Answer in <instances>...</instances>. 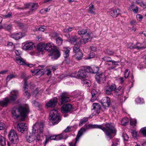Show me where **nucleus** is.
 Segmentation results:
<instances>
[{"instance_id": "nucleus-1", "label": "nucleus", "mask_w": 146, "mask_h": 146, "mask_svg": "<svg viewBox=\"0 0 146 146\" xmlns=\"http://www.w3.org/2000/svg\"><path fill=\"white\" fill-rule=\"evenodd\" d=\"M29 111V106L27 105H25L20 106L18 108H13L11 113L14 119L21 117V119L23 120L26 117Z\"/></svg>"}, {"instance_id": "nucleus-2", "label": "nucleus", "mask_w": 146, "mask_h": 146, "mask_svg": "<svg viewBox=\"0 0 146 146\" xmlns=\"http://www.w3.org/2000/svg\"><path fill=\"white\" fill-rule=\"evenodd\" d=\"M49 123L50 125L57 124L61 119L58 111L56 110H51L49 116Z\"/></svg>"}, {"instance_id": "nucleus-3", "label": "nucleus", "mask_w": 146, "mask_h": 146, "mask_svg": "<svg viewBox=\"0 0 146 146\" xmlns=\"http://www.w3.org/2000/svg\"><path fill=\"white\" fill-rule=\"evenodd\" d=\"M106 126L107 129L101 126V129L109 137V139L113 135H115L116 134V131L115 128V125L111 123H107Z\"/></svg>"}, {"instance_id": "nucleus-4", "label": "nucleus", "mask_w": 146, "mask_h": 146, "mask_svg": "<svg viewBox=\"0 0 146 146\" xmlns=\"http://www.w3.org/2000/svg\"><path fill=\"white\" fill-rule=\"evenodd\" d=\"M44 123L42 121H38L33 126L32 132L35 133L37 132L42 133L43 131Z\"/></svg>"}, {"instance_id": "nucleus-5", "label": "nucleus", "mask_w": 146, "mask_h": 146, "mask_svg": "<svg viewBox=\"0 0 146 146\" xmlns=\"http://www.w3.org/2000/svg\"><path fill=\"white\" fill-rule=\"evenodd\" d=\"M9 139L11 144H15L19 141L18 137L15 131L13 130H11L8 134Z\"/></svg>"}, {"instance_id": "nucleus-6", "label": "nucleus", "mask_w": 146, "mask_h": 146, "mask_svg": "<svg viewBox=\"0 0 146 146\" xmlns=\"http://www.w3.org/2000/svg\"><path fill=\"white\" fill-rule=\"evenodd\" d=\"M38 6L37 3H29L25 5L26 8H28L29 9V13L30 14L35 12Z\"/></svg>"}, {"instance_id": "nucleus-7", "label": "nucleus", "mask_w": 146, "mask_h": 146, "mask_svg": "<svg viewBox=\"0 0 146 146\" xmlns=\"http://www.w3.org/2000/svg\"><path fill=\"white\" fill-rule=\"evenodd\" d=\"M85 129H81L78 131L75 140H73L72 142L69 143L70 146H76V143L78 142L81 136L83 134V131H84Z\"/></svg>"}, {"instance_id": "nucleus-8", "label": "nucleus", "mask_w": 146, "mask_h": 146, "mask_svg": "<svg viewBox=\"0 0 146 146\" xmlns=\"http://www.w3.org/2000/svg\"><path fill=\"white\" fill-rule=\"evenodd\" d=\"M15 52L16 55L19 56L16 58V61L17 63L27 64V62L26 60L20 56V53L18 50H15Z\"/></svg>"}, {"instance_id": "nucleus-9", "label": "nucleus", "mask_w": 146, "mask_h": 146, "mask_svg": "<svg viewBox=\"0 0 146 146\" xmlns=\"http://www.w3.org/2000/svg\"><path fill=\"white\" fill-rule=\"evenodd\" d=\"M60 55V52L57 49V47L55 48V49H53L50 52L49 55L52 56V58L54 59H56L59 57Z\"/></svg>"}, {"instance_id": "nucleus-10", "label": "nucleus", "mask_w": 146, "mask_h": 146, "mask_svg": "<svg viewBox=\"0 0 146 146\" xmlns=\"http://www.w3.org/2000/svg\"><path fill=\"white\" fill-rule=\"evenodd\" d=\"M27 125L25 123H20L17 125V128L18 130L23 133L26 131L27 129Z\"/></svg>"}, {"instance_id": "nucleus-11", "label": "nucleus", "mask_w": 146, "mask_h": 146, "mask_svg": "<svg viewBox=\"0 0 146 146\" xmlns=\"http://www.w3.org/2000/svg\"><path fill=\"white\" fill-rule=\"evenodd\" d=\"M101 102H102V106L101 107V108H103L104 109H106V107H109L110 101L109 98L105 97L102 99Z\"/></svg>"}, {"instance_id": "nucleus-12", "label": "nucleus", "mask_w": 146, "mask_h": 146, "mask_svg": "<svg viewBox=\"0 0 146 146\" xmlns=\"http://www.w3.org/2000/svg\"><path fill=\"white\" fill-rule=\"evenodd\" d=\"M57 101V98H56L54 97L50 100L46 104V106L47 108H54L55 106Z\"/></svg>"}, {"instance_id": "nucleus-13", "label": "nucleus", "mask_w": 146, "mask_h": 146, "mask_svg": "<svg viewBox=\"0 0 146 146\" xmlns=\"http://www.w3.org/2000/svg\"><path fill=\"white\" fill-rule=\"evenodd\" d=\"M19 93L17 90L12 91L10 93L9 97L10 100L12 102L15 101L19 96Z\"/></svg>"}, {"instance_id": "nucleus-14", "label": "nucleus", "mask_w": 146, "mask_h": 146, "mask_svg": "<svg viewBox=\"0 0 146 146\" xmlns=\"http://www.w3.org/2000/svg\"><path fill=\"white\" fill-rule=\"evenodd\" d=\"M61 101L62 104L65 103L70 100L68 95L66 92L63 93L61 95Z\"/></svg>"}, {"instance_id": "nucleus-15", "label": "nucleus", "mask_w": 146, "mask_h": 146, "mask_svg": "<svg viewBox=\"0 0 146 146\" xmlns=\"http://www.w3.org/2000/svg\"><path fill=\"white\" fill-rule=\"evenodd\" d=\"M56 46L52 42H48L46 44L45 46V50L46 51L50 52Z\"/></svg>"}, {"instance_id": "nucleus-16", "label": "nucleus", "mask_w": 146, "mask_h": 146, "mask_svg": "<svg viewBox=\"0 0 146 146\" xmlns=\"http://www.w3.org/2000/svg\"><path fill=\"white\" fill-rule=\"evenodd\" d=\"M72 109V106L70 104H65L61 107L62 112L63 113H68Z\"/></svg>"}, {"instance_id": "nucleus-17", "label": "nucleus", "mask_w": 146, "mask_h": 146, "mask_svg": "<svg viewBox=\"0 0 146 146\" xmlns=\"http://www.w3.org/2000/svg\"><path fill=\"white\" fill-rule=\"evenodd\" d=\"M35 47L33 42H31L26 43L23 47V49L25 50H31Z\"/></svg>"}, {"instance_id": "nucleus-18", "label": "nucleus", "mask_w": 146, "mask_h": 146, "mask_svg": "<svg viewBox=\"0 0 146 146\" xmlns=\"http://www.w3.org/2000/svg\"><path fill=\"white\" fill-rule=\"evenodd\" d=\"M87 72L84 68L80 69L78 72V77L85 78L87 76Z\"/></svg>"}, {"instance_id": "nucleus-19", "label": "nucleus", "mask_w": 146, "mask_h": 146, "mask_svg": "<svg viewBox=\"0 0 146 146\" xmlns=\"http://www.w3.org/2000/svg\"><path fill=\"white\" fill-rule=\"evenodd\" d=\"M10 102V100L7 97H6L0 101V106L2 107H7Z\"/></svg>"}, {"instance_id": "nucleus-20", "label": "nucleus", "mask_w": 146, "mask_h": 146, "mask_svg": "<svg viewBox=\"0 0 146 146\" xmlns=\"http://www.w3.org/2000/svg\"><path fill=\"white\" fill-rule=\"evenodd\" d=\"M27 83L26 81H25L24 83L23 90V94L24 96L27 98H28L30 96V94L28 92V89L27 87Z\"/></svg>"}, {"instance_id": "nucleus-21", "label": "nucleus", "mask_w": 146, "mask_h": 146, "mask_svg": "<svg viewBox=\"0 0 146 146\" xmlns=\"http://www.w3.org/2000/svg\"><path fill=\"white\" fill-rule=\"evenodd\" d=\"M24 36V34L21 32L15 33L11 35V38L15 40L19 39Z\"/></svg>"}, {"instance_id": "nucleus-22", "label": "nucleus", "mask_w": 146, "mask_h": 146, "mask_svg": "<svg viewBox=\"0 0 146 146\" xmlns=\"http://www.w3.org/2000/svg\"><path fill=\"white\" fill-rule=\"evenodd\" d=\"M120 11L118 9L111 10L109 12L110 15L114 18H116L117 17Z\"/></svg>"}, {"instance_id": "nucleus-23", "label": "nucleus", "mask_w": 146, "mask_h": 146, "mask_svg": "<svg viewBox=\"0 0 146 146\" xmlns=\"http://www.w3.org/2000/svg\"><path fill=\"white\" fill-rule=\"evenodd\" d=\"M80 45L79 43L75 44L73 48V51L75 53L78 52L79 54H80L81 56L82 53L80 51Z\"/></svg>"}, {"instance_id": "nucleus-24", "label": "nucleus", "mask_w": 146, "mask_h": 146, "mask_svg": "<svg viewBox=\"0 0 146 146\" xmlns=\"http://www.w3.org/2000/svg\"><path fill=\"white\" fill-rule=\"evenodd\" d=\"M57 137L56 135H52L50 136H46V138L44 142L43 143L44 146H45L47 143L50 140H56Z\"/></svg>"}, {"instance_id": "nucleus-25", "label": "nucleus", "mask_w": 146, "mask_h": 146, "mask_svg": "<svg viewBox=\"0 0 146 146\" xmlns=\"http://www.w3.org/2000/svg\"><path fill=\"white\" fill-rule=\"evenodd\" d=\"M92 107L97 114H99L100 112V106L98 103H93Z\"/></svg>"}, {"instance_id": "nucleus-26", "label": "nucleus", "mask_w": 146, "mask_h": 146, "mask_svg": "<svg viewBox=\"0 0 146 146\" xmlns=\"http://www.w3.org/2000/svg\"><path fill=\"white\" fill-rule=\"evenodd\" d=\"M45 44L44 43H39L37 46V51L39 52H41V54H42L43 50L45 49Z\"/></svg>"}, {"instance_id": "nucleus-27", "label": "nucleus", "mask_w": 146, "mask_h": 146, "mask_svg": "<svg viewBox=\"0 0 146 146\" xmlns=\"http://www.w3.org/2000/svg\"><path fill=\"white\" fill-rule=\"evenodd\" d=\"M27 141L29 143H31L35 140V135L33 133L28 134L26 137Z\"/></svg>"}, {"instance_id": "nucleus-28", "label": "nucleus", "mask_w": 146, "mask_h": 146, "mask_svg": "<svg viewBox=\"0 0 146 146\" xmlns=\"http://www.w3.org/2000/svg\"><path fill=\"white\" fill-rule=\"evenodd\" d=\"M94 128L100 129V125L97 124L93 125L92 124H89L86 125V129H85V128L84 129H85V130L84 131H86V129H91ZM83 132H84V131H83Z\"/></svg>"}, {"instance_id": "nucleus-29", "label": "nucleus", "mask_w": 146, "mask_h": 146, "mask_svg": "<svg viewBox=\"0 0 146 146\" xmlns=\"http://www.w3.org/2000/svg\"><path fill=\"white\" fill-rule=\"evenodd\" d=\"M15 23L20 29L23 30H25V29L27 28V26L26 25L20 23L19 21H16L15 22Z\"/></svg>"}, {"instance_id": "nucleus-30", "label": "nucleus", "mask_w": 146, "mask_h": 146, "mask_svg": "<svg viewBox=\"0 0 146 146\" xmlns=\"http://www.w3.org/2000/svg\"><path fill=\"white\" fill-rule=\"evenodd\" d=\"M103 60L107 62H111L112 64L118 63V62L112 60L111 58L109 57L105 56L103 58Z\"/></svg>"}, {"instance_id": "nucleus-31", "label": "nucleus", "mask_w": 146, "mask_h": 146, "mask_svg": "<svg viewBox=\"0 0 146 146\" xmlns=\"http://www.w3.org/2000/svg\"><path fill=\"white\" fill-rule=\"evenodd\" d=\"M87 8L88 12L91 14H93L95 12V9L94 8V6L92 4L89 7H88Z\"/></svg>"}, {"instance_id": "nucleus-32", "label": "nucleus", "mask_w": 146, "mask_h": 146, "mask_svg": "<svg viewBox=\"0 0 146 146\" xmlns=\"http://www.w3.org/2000/svg\"><path fill=\"white\" fill-rule=\"evenodd\" d=\"M78 40V38L76 36H72L69 39L70 42L71 43L74 44H75L76 43V42Z\"/></svg>"}, {"instance_id": "nucleus-33", "label": "nucleus", "mask_w": 146, "mask_h": 146, "mask_svg": "<svg viewBox=\"0 0 146 146\" xmlns=\"http://www.w3.org/2000/svg\"><path fill=\"white\" fill-rule=\"evenodd\" d=\"M129 120L127 117L123 118L121 120V123L122 125H127L129 122Z\"/></svg>"}, {"instance_id": "nucleus-34", "label": "nucleus", "mask_w": 146, "mask_h": 146, "mask_svg": "<svg viewBox=\"0 0 146 146\" xmlns=\"http://www.w3.org/2000/svg\"><path fill=\"white\" fill-rule=\"evenodd\" d=\"M5 145V137L0 135V145L4 146Z\"/></svg>"}, {"instance_id": "nucleus-35", "label": "nucleus", "mask_w": 146, "mask_h": 146, "mask_svg": "<svg viewBox=\"0 0 146 146\" xmlns=\"http://www.w3.org/2000/svg\"><path fill=\"white\" fill-rule=\"evenodd\" d=\"M135 101L137 104H141L144 102L143 99L139 97L136 98Z\"/></svg>"}, {"instance_id": "nucleus-36", "label": "nucleus", "mask_w": 146, "mask_h": 146, "mask_svg": "<svg viewBox=\"0 0 146 146\" xmlns=\"http://www.w3.org/2000/svg\"><path fill=\"white\" fill-rule=\"evenodd\" d=\"M68 76H69V77H74L76 78H79L78 76V73L76 71H75L74 72L72 73L69 75L65 76H64V77H66Z\"/></svg>"}, {"instance_id": "nucleus-37", "label": "nucleus", "mask_w": 146, "mask_h": 146, "mask_svg": "<svg viewBox=\"0 0 146 146\" xmlns=\"http://www.w3.org/2000/svg\"><path fill=\"white\" fill-rule=\"evenodd\" d=\"M56 43L58 45H60L62 44L63 42V39L60 37H58L56 38Z\"/></svg>"}, {"instance_id": "nucleus-38", "label": "nucleus", "mask_w": 146, "mask_h": 146, "mask_svg": "<svg viewBox=\"0 0 146 146\" xmlns=\"http://www.w3.org/2000/svg\"><path fill=\"white\" fill-rule=\"evenodd\" d=\"M70 50V48H68L66 50H64V56L65 58H67L69 56Z\"/></svg>"}, {"instance_id": "nucleus-39", "label": "nucleus", "mask_w": 146, "mask_h": 146, "mask_svg": "<svg viewBox=\"0 0 146 146\" xmlns=\"http://www.w3.org/2000/svg\"><path fill=\"white\" fill-rule=\"evenodd\" d=\"M84 68L87 72V73L88 72H91L93 73V69L91 68L90 67L86 66H85Z\"/></svg>"}, {"instance_id": "nucleus-40", "label": "nucleus", "mask_w": 146, "mask_h": 146, "mask_svg": "<svg viewBox=\"0 0 146 146\" xmlns=\"http://www.w3.org/2000/svg\"><path fill=\"white\" fill-rule=\"evenodd\" d=\"M131 7L133 13H137L138 12V8L137 7H135V5L133 4H132Z\"/></svg>"}, {"instance_id": "nucleus-41", "label": "nucleus", "mask_w": 146, "mask_h": 146, "mask_svg": "<svg viewBox=\"0 0 146 146\" xmlns=\"http://www.w3.org/2000/svg\"><path fill=\"white\" fill-rule=\"evenodd\" d=\"M87 33V31L86 29H82L79 30L78 31V33L79 35H83L86 34Z\"/></svg>"}, {"instance_id": "nucleus-42", "label": "nucleus", "mask_w": 146, "mask_h": 146, "mask_svg": "<svg viewBox=\"0 0 146 146\" xmlns=\"http://www.w3.org/2000/svg\"><path fill=\"white\" fill-rule=\"evenodd\" d=\"M105 91L106 93L108 94H110L112 92L109 86H106L105 88Z\"/></svg>"}, {"instance_id": "nucleus-43", "label": "nucleus", "mask_w": 146, "mask_h": 146, "mask_svg": "<svg viewBox=\"0 0 146 146\" xmlns=\"http://www.w3.org/2000/svg\"><path fill=\"white\" fill-rule=\"evenodd\" d=\"M83 84L86 87H88L91 85V82L90 80H85L83 81Z\"/></svg>"}, {"instance_id": "nucleus-44", "label": "nucleus", "mask_w": 146, "mask_h": 146, "mask_svg": "<svg viewBox=\"0 0 146 146\" xmlns=\"http://www.w3.org/2000/svg\"><path fill=\"white\" fill-rule=\"evenodd\" d=\"M100 74L99 73L95 75V78L98 82L100 84Z\"/></svg>"}, {"instance_id": "nucleus-45", "label": "nucleus", "mask_w": 146, "mask_h": 146, "mask_svg": "<svg viewBox=\"0 0 146 146\" xmlns=\"http://www.w3.org/2000/svg\"><path fill=\"white\" fill-rule=\"evenodd\" d=\"M88 120V119L87 117H85L83 118L80 121V123L79 124L80 126L82 125L85 122L87 121Z\"/></svg>"}, {"instance_id": "nucleus-46", "label": "nucleus", "mask_w": 146, "mask_h": 146, "mask_svg": "<svg viewBox=\"0 0 146 146\" xmlns=\"http://www.w3.org/2000/svg\"><path fill=\"white\" fill-rule=\"evenodd\" d=\"M17 77L16 75H14L13 74H11L8 75L6 78V80L7 82H8L11 79L15 78Z\"/></svg>"}, {"instance_id": "nucleus-47", "label": "nucleus", "mask_w": 146, "mask_h": 146, "mask_svg": "<svg viewBox=\"0 0 146 146\" xmlns=\"http://www.w3.org/2000/svg\"><path fill=\"white\" fill-rule=\"evenodd\" d=\"M116 91L117 92L119 93V94H121L124 91L123 88L121 86H119Z\"/></svg>"}, {"instance_id": "nucleus-48", "label": "nucleus", "mask_w": 146, "mask_h": 146, "mask_svg": "<svg viewBox=\"0 0 146 146\" xmlns=\"http://www.w3.org/2000/svg\"><path fill=\"white\" fill-rule=\"evenodd\" d=\"M140 132L145 136H146V127L141 128Z\"/></svg>"}, {"instance_id": "nucleus-49", "label": "nucleus", "mask_w": 146, "mask_h": 146, "mask_svg": "<svg viewBox=\"0 0 146 146\" xmlns=\"http://www.w3.org/2000/svg\"><path fill=\"white\" fill-rule=\"evenodd\" d=\"M43 138V136L42 135L38 134L36 136V139L38 141H41Z\"/></svg>"}, {"instance_id": "nucleus-50", "label": "nucleus", "mask_w": 146, "mask_h": 146, "mask_svg": "<svg viewBox=\"0 0 146 146\" xmlns=\"http://www.w3.org/2000/svg\"><path fill=\"white\" fill-rule=\"evenodd\" d=\"M136 122V120L135 119H131L130 120V124L132 125H135Z\"/></svg>"}, {"instance_id": "nucleus-51", "label": "nucleus", "mask_w": 146, "mask_h": 146, "mask_svg": "<svg viewBox=\"0 0 146 146\" xmlns=\"http://www.w3.org/2000/svg\"><path fill=\"white\" fill-rule=\"evenodd\" d=\"M56 137H57V140H60L64 139V137L62 134L56 135Z\"/></svg>"}, {"instance_id": "nucleus-52", "label": "nucleus", "mask_w": 146, "mask_h": 146, "mask_svg": "<svg viewBox=\"0 0 146 146\" xmlns=\"http://www.w3.org/2000/svg\"><path fill=\"white\" fill-rule=\"evenodd\" d=\"M130 72V71L129 69H127L126 70L124 73L125 78H127L128 77Z\"/></svg>"}, {"instance_id": "nucleus-53", "label": "nucleus", "mask_w": 146, "mask_h": 146, "mask_svg": "<svg viewBox=\"0 0 146 146\" xmlns=\"http://www.w3.org/2000/svg\"><path fill=\"white\" fill-rule=\"evenodd\" d=\"M46 28L45 26H42L38 28V30L40 32H43L45 30Z\"/></svg>"}, {"instance_id": "nucleus-54", "label": "nucleus", "mask_w": 146, "mask_h": 146, "mask_svg": "<svg viewBox=\"0 0 146 146\" xmlns=\"http://www.w3.org/2000/svg\"><path fill=\"white\" fill-rule=\"evenodd\" d=\"M106 52L109 55H112L114 53V52L113 51L109 49L107 50Z\"/></svg>"}, {"instance_id": "nucleus-55", "label": "nucleus", "mask_w": 146, "mask_h": 146, "mask_svg": "<svg viewBox=\"0 0 146 146\" xmlns=\"http://www.w3.org/2000/svg\"><path fill=\"white\" fill-rule=\"evenodd\" d=\"M122 137L124 141H127L128 140L129 137L125 133H123L122 135Z\"/></svg>"}, {"instance_id": "nucleus-56", "label": "nucleus", "mask_w": 146, "mask_h": 146, "mask_svg": "<svg viewBox=\"0 0 146 146\" xmlns=\"http://www.w3.org/2000/svg\"><path fill=\"white\" fill-rule=\"evenodd\" d=\"M76 56L77 60H79L82 59L83 57V54L82 53V56H81L80 54H79L78 52L76 53Z\"/></svg>"}, {"instance_id": "nucleus-57", "label": "nucleus", "mask_w": 146, "mask_h": 146, "mask_svg": "<svg viewBox=\"0 0 146 146\" xmlns=\"http://www.w3.org/2000/svg\"><path fill=\"white\" fill-rule=\"evenodd\" d=\"M65 60H64L63 62V63L64 64H69L71 63V61L68 58H66Z\"/></svg>"}, {"instance_id": "nucleus-58", "label": "nucleus", "mask_w": 146, "mask_h": 146, "mask_svg": "<svg viewBox=\"0 0 146 146\" xmlns=\"http://www.w3.org/2000/svg\"><path fill=\"white\" fill-rule=\"evenodd\" d=\"M132 136L134 137H136L137 135V133L135 130H133L131 132Z\"/></svg>"}, {"instance_id": "nucleus-59", "label": "nucleus", "mask_w": 146, "mask_h": 146, "mask_svg": "<svg viewBox=\"0 0 146 146\" xmlns=\"http://www.w3.org/2000/svg\"><path fill=\"white\" fill-rule=\"evenodd\" d=\"M95 55V54L93 52L91 53L90 54V56L88 57H87L85 58V59H88L94 58Z\"/></svg>"}, {"instance_id": "nucleus-60", "label": "nucleus", "mask_w": 146, "mask_h": 146, "mask_svg": "<svg viewBox=\"0 0 146 146\" xmlns=\"http://www.w3.org/2000/svg\"><path fill=\"white\" fill-rule=\"evenodd\" d=\"M91 94L92 95L96 96L98 94V92L95 89H93L91 91Z\"/></svg>"}, {"instance_id": "nucleus-61", "label": "nucleus", "mask_w": 146, "mask_h": 146, "mask_svg": "<svg viewBox=\"0 0 146 146\" xmlns=\"http://www.w3.org/2000/svg\"><path fill=\"white\" fill-rule=\"evenodd\" d=\"M88 38H85L83 39L82 40H80V42L81 43L83 42L84 44H86L88 42Z\"/></svg>"}, {"instance_id": "nucleus-62", "label": "nucleus", "mask_w": 146, "mask_h": 146, "mask_svg": "<svg viewBox=\"0 0 146 146\" xmlns=\"http://www.w3.org/2000/svg\"><path fill=\"white\" fill-rule=\"evenodd\" d=\"M52 36L54 38H56L59 37V35L56 32H54L52 33Z\"/></svg>"}, {"instance_id": "nucleus-63", "label": "nucleus", "mask_w": 146, "mask_h": 146, "mask_svg": "<svg viewBox=\"0 0 146 146\" xmlns=\"http://www.w3.org/2000/svg\"><path fill=\"white\" fill-rule=\"evenodd\" d=\"M32 102L35 106H38L40 105V104L35 100H32Z\"/></svg>"}, {"instance_id": "nucleus-64", "label": "nucleus", "mask_w": 146, "mask_h": 146, "mask_svg": "<svg viewBox=\"0 0 146 146\" xmlns=\"http://www.w3.org/2000/svg\"><path fill=\"white\" fill-rule=\"evenodd\" d=\"M140 5L143 8H146V3L142 2L140 3Z\"/></svg>"}]
</instances>
